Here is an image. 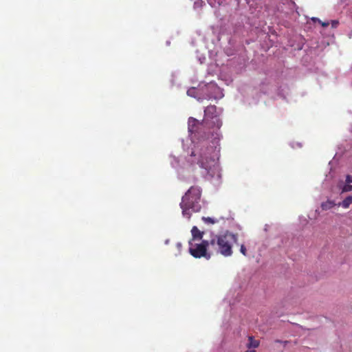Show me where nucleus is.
I'll return each mask as SVG.
<instances>
[{"instance_id": "1", "label": "nucleus", "mask_w": 352, "mask_h": 352, "mask_svg": "<svg viewBox=\"0 0 352 352\" xmlns=\"http://www.w3.org/2000/svg\"><path fill=\"white\" fill-rule=\"evenodd\" d=\"M238 235L229 231L222 234L215 235L210 239V251L214 254H221L224 256L232 254V245L237 243Z\"/></svg>"}, {"instance_id": "2", "label": "nucleus", "mask_w": 352, "mask_h": 352, "mask_svg": "<svg viewBox=\"0 0 352 352\" xmlns=\"http://www.w3.org/2000/svg\"><path fill=\"white\" fill-rule=\"evenodd\" d=\"M201 189L197 186H191L182 198L180 207L184 217L190 219L192 212L201 210Z\"/></svg>"}, {"instance_id": "3", "label": "nucleus", "mask_w": 352, "mask_h": 352, "mask_svg": "<svg viewBox=\"0 0 352 352\" xmlns=\"http://www.w3.org/2000/svg\"><path fill=\"white\" fill-rule=\"evenodd\" d=\"M215 149L212 146H202L198 152L192 151L191 156L196 157L197 164L204 169L207 173L215 165Z\"/></svg>"}, {"instance_id": "4", "label": "nucleus", "mask_w": 352, "mask_h": 352, "mask_svg": "<svg viewBox=\"0 0 352 352\" xmlns=\"http://www.w3.org/2000/svg\"><path fill=\"white\" fill-rule=\"evenodd\" d=\"M188 243L189 253L194 258L204 257L209 259L212 255V252L210 251V240H203L200 243H194L192 241H189Z\"/></svg>"}, {"instance_id": "5", "label": "nucleus", "mask_w": 352, "mask_h": 352, "mask_svg": "<svg viewBox=\"0 0 352 352\" xmlns=\"http://www.w3.org/2000/svg\"><path fill=\"white\" fill-rule=\"evenodd\" d=\"M208 127V125L206 124V121L204 120L201 122H199L198 120L194 118H189L188 121V132L191 134H195V136L206 138V133L204 132V135H201L202 129Z\"/></svg>"}, {"instance_id": "6", "label": "nucleus", "mask_w": 352, "mask_h": 352, "mask_svg": "<svg viewBox=\"0 0 352 352\" xmlns=\"http://www.w3.org/2000/svg\"><path fill=\"white\" fill-rule=\"evenodd\" d=\"M217 107L214 105H209L204 110V121H206V124L208 127H210V124L208 122L210 119L215 118L217 122V127L219 128L221 125L220 120L217 118Z\"/></svg>"}, {"instance_id": "7", "label": "nucleus", "mask_w": 352, "mask_h": 352, "mask_svg": "<svg viewBox=\"0 0 352 352\" xmlns=\"http://www.w3.org/2000/svg\"><path fill=\"white\" fill-rule=\"evenodd\" d=\"M192 233V242L195 240H201L203 238L204 232H201L197 226H193L191 230Z\"/></svg>"}, {"instance_id": "8", "label": "nucleus", "mask_w": 352, "mask_h": 352, "mask_svg": "<svg viewBox=\"0 0 352 352\" xmlns=\"http://www.w3.org/2000/svg\"><path fill=\"white\" fill-rule=\"evenodd\" d=\"M259 344H260L259 340H255L253 336L248 337V343L246 344L247 348L256 349L259 346Z\"/></svg>"}, {"instance_id": "9", "label": "nucleus", "mask_w": 352, "mask_h": 352, "mask_svg": "<svg viewBox=\"0 0 352 352\" xmlns=\"http://www.w3.org/2000/svg\"><path fill=\"white\" fill-rule=\"evenodd\" d=\"M334 206H335V204L333 201L328 200L325 202L322 203L321 208H322V210H327L331 209Z\"/></svg>"}, {"instance_id": "10", "label": "nucleus", "mask_w": 352, "mask_h": 352, "mask_svg": "<svg viewBox=\"0 0 352 352\" xmlns=\"http://www.w3.org/2000/svg\"><path fill=\"white\" fill-rule=\"evenodd\" d=\"M352 204V197L351 196H349L347 197L346 198H345L342 204H341V206L344 208H347L349 207V206Z\"/></svg>"}, {"instance_id": "11", "label": "nucleus", "mask_w": 352, "mask_h": 352, "mask_svg": "<svg viewBox=\"0 0 352 352\" xmlns=\"http://www.w3.org/2000/svg\"><path fill=\"white\" fill-rule=\"evenodd\" d=\"M202 221L207 224H214L218 222V220L217 219H214L212 217H202Z\"/></svg>"}, {"instance_id": "12", "label": "nucleus", "mask_w": 352, "mask_h": 352, "mask_svg": "<svg viewBox=\"0 0 352 352\" xmlns=\"http://www.w3.org/2000/svg\"><path fill=\"white\" fill-rule=\"evenodd\" d=\"M352 190V185H350L349 184H346L342 187V192H349Z\"/></svg>"}, {"instance_id": "13", "label": "nucleus", "mask_w": 352, "mask_h": 352, "mask_svg": "<svg viewBox=\"0 0 352 352\" xmlns=\"http://www.w3.org/2000/svg\"><path fill=\"white\" fill-rule=\"evenodd\" d=\"M240 252L243 255H244V256L247 255V250H246L245 246L243 244L241 245Z\"/></svg>"}, {"instance_id": "14", "label": "nucleus", "mask_w": 352, "mask_h": 352, "mask_svg": "<svg viewBox=\"0 0 352 352\" xmlns=\"http://www.w3.org/2000/svg\"><path fill=\"white\" fill-rule=\"evenodd\" d=\"M346 183L350 184L352 183V176L348 175L346 177Z\"/></svg>"}, {"instance_id": "15", "label": "nucleus", "mask_w": 352, "mask_h": 352, "mask_svg": "<svg viewBox=\"0 0 352 352\" xmlns=\"http://www.w3.org/2000/svg\"><path fill=\"white\" fill-rule=\"evenodd\" d=\"M331 24L333 28H336L338 24V22L337 21H332Z\"/></svg>"}, {"instance_id": "16", "label": "nucleus", "mask_w": 352, "mask_h": 352, "mask_svg": "<svg viewBox=\"0 0 352 352\" xmlns=\"http://www.w3.org/2000/svg\"><path fill=\"white\" fill-rule=\"evenodd\" d=\"M320 23H321L322 26H323V27H327L329 25V23L328 21H327V22L320 21Z\"/></svg>"}, {"instance_id": "17", "label": "nucleus", "mask_w": 352, "mask_h": 352, "mask_svg": "<svg viewBox=\"0 0 352 352\" xmlns=\"http://www.w3.org/2000/svg\"><path fill=\"white\" fill-rule=\"evenodd\" d=\"M191 91H194V88H192V89H189V90H188V91H187L188 95H190V92H191Z\"/></svg>"}, {"instance_id": "18", "label": "nucleus", "mask_w": 352, "mask_h": 352, "mask_svg": "<svg viewBox=\"0 0 352 352\" xmlns=\"http://www.w3.org/2000/svg\"><path fill=\"white\" fill-rule=\"evenodd\" d=\"M245 352H256V351H255V350H254V349H253V350H247V351H245Z\"/></svg>"}, {"instance_id": "19", "label": "nucleus", "mask_w": 352, "mask_h": 352, "mask_svg": "<svg viewBox=\"0 0 352 352\" xmlns=\"http://www.w3.org/2000/svg\"><path fill=\"white\" fill-rule=\"evenodd\" d=\"M177 246H178V248H180L181 247V243H177Z\"/></svg>"}]
</instances>
